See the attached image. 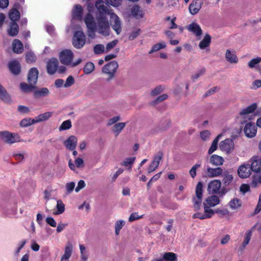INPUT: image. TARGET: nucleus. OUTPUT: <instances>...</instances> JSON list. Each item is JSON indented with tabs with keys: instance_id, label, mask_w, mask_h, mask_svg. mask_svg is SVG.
Listing matches in <instances>:
<instances>
[{
	"instance_id": "f257e3e1",
	"label": "nucleus",
	"mask_w": 261,
	"mask_h": 261,
	"mask_svg": "<svg viewBox=\"0 0 261 261\" xmlns=\"http://www.w3.org/2000/svg\"><path fill=\"white\" fill-rule=\"evenodd\" d=\"M101 3H95V7L97 10L96 13L95 19L90 13H88L85 16L84 20L87 28V35L91 38L95 37V32L103 36H108L110 33V25L109 19L106 17V13L101 8ZM88 10H91L88 7Z\"/></svg>"
},
{
	"instance_id": "f03ea898",
	"label": "nucleus",
	"mask_w": 261,
	"mask_h": 261,
	"mask_svg": "<svg viewBox=\"0 0 261 261\" xmlns=\"http://www.w3.org/2000/svg\"><path fill=\"white\" fill-rule=\"evenodd\" d=\"M96 3H101L100 5H101V8L103 10V12L107 13L106 14V17H108V16H110L111 19H112V29L116 32L117 35L119 34L121 31V21L119 18V17L114 13L112 12V10L108 8L107 6V4H106L103 1L99 0L97 1Z\"/></svg>"
},
{
	"instance_id": "7ed1b4c3",
	"label": "nucleus",
	"mask_w": 261,
	"mask_h": 261,
	"mask_svg": "<svg viewBox=\"0 0 261 261\" xmlns=\"http://www.w3.org/2000/svg\"><path fill=\"white\" fill-rule=\"evenodd\" d=\"M73 58V54L71 50L69 49H65L62 51L59 56L60 62L64 65L75 67L81 63V59H79L76 61L72 62Z\"/></svg>"
},
{
	"instance_id": "20e7f679",
	"label": "nucleus",
	"mask_w": 261,
	"mask_h": 261,
	"mask_svg": "<svg viewBox=\"0 0 261 261\" xmlns=\"http://www.w3.org/2000/svg\"><path fill=\"white\" fill-rule=\"evenodd\" d=\"M118 67V62L116 61H113L109 62L102 67V73L108 75V81L111 80L115 77Z\"/></svg>"
},
{
	"instance_id": "39448f33",
	"label": "nucleus",
	"mask_w": 261,
	"mask_h": 261,
	"mask_svg": "<svg viewBox=\"0 0 261 261\" xmlns=\"http://www.w3.org/2000/svg\"><path fill=\"white\" fill-rule=\"evenodd\" d=\"M220 203V199L216 195H212L207 197L203 202L204 209L208 211L212 215L215 214L214 210L211 207H214Z\"/></svg>"
},
{
	"instance_id": "423d86ee",
	"label": "nucleus",
	"mask_w": 261,
	"mask_h": 261,
	"mask_svg": "<svg viewBox=\"0 0 261 261\" xmlns=\"http://www.w3.org/2000/svg\"><path fill=\"white\" fill-rule=\"evenodd\" d=\"M196 196L193 198V206L195 211H198L200 208V205L202 198V184L198 182L196 187Z\"/></svg>"
},
{
	"instance_id": "0eeeda50",
	"label": "nucleus",
	"mask_w": 261,
	"mask_h": 261,
	"mask_svg": "<svg viewBox=\"0 0 261 261\" xmlns=\"http://www.w3.org/2000/svg\"><path fill=\"white\" fill-rule=\"evenodd\" d=\"M86 37L83 32L76 31L73 36L72 44L74 47L77 49L81 48L85 44Z\"/></svg>"
},
{
	"instance_id": "6e6552de",
	"label": "nucleus",
	"mask_w": 261,
	"mask_h": 261,
	"mask_svg": "<svg viewBox=\"0 0 261 261\" xmlns=\"http://www.w3.org/2000/svg\"><path fill=\"white\" fill-rule=\"evenodd\" d=\"M0 136L6 143L12 144L19 141V136L15 133H10L8 132H0Z\"/></svg>"
},
{
	"instance_id": "1a4fd4ad",
	"label": "nucleus",
	"mask_w": 261,
	"mask_h": 261,
	"mask_svg": "<svg viewBox=\"0 0 261 261\" xmlns=\"http://www.w3.org/2000/svg\"><path fill=\"white\" fill-rule=\"evenodd\" d=\"M219 148L222 151H224L227 154L231 153L234 148V144L232 139L228 138L221 141L219 144Z\"/></svg>"
},
{
	"instance_id": "9d476101",
	"label": "nucleus",
	"mask_w": 261,
	"mask_h": 261,
	"mask_svg": "<svg viewBox=\"0 0 261 261\" xmlns=\"http://www.w3.org/2000/svg\"><path fill=\"white\" fill-rule=\"evenodd\" d=\"M163 154L161 152H159L158 153L154 156L152 161L150 164L148 168V173H150L153 171H154L156 169L158 168L160 162L162 159Z\"/></svg>"
},
{
	"instance_id": "9b49d317",
	"label": "nucleus",
	"mask_w": 261,
	"mask_h": 261,
	"mask_svg": "<svg viewBox=\"0 0 261 261\" xmlns=\"http://www.w3.org/2000/svg\"><path fill=\"white\" fill-rule=\"evenodd\" d=\"M250 168L254 172H259L261 171V157L258 156H253L250 160Z\"/></svg>"
},
{
	"instance_id": "f8f14e48",
	"label": "nucleus",
	"mask_w": 261,
	"mask_h": 261,
	"mask_svg": "<svg viewBox=\"0 0 261 261\" xmlns=\"http://www.w3.org/2000/svg\"><path fill=\"white\" fill-rule=\"evenodd\" d=\"M256 126L254 123L249 122L244 127V132L248 138H253L256 134Z\"/></svg>"
},
{
	"instance_id": "ddd939ff",
	"label": "nucleus",
	"mask_w": 261,
	"mask_h": 261,
	"mask_svg": "<svg viewBox=\"0 0 261 261\" xmlns=\"http://www.w3.org/2000/svg\"><path fill=\"white\" fill-rule=\"evenodd\" d=\"M251 171L252 170L250 168V164H247L241 166L238 170V173L241 178H246L250 175Z\"/></svg>"
},
{
	"instance_id": "4468645a",
	"label": "nucleus",
	"mask_w": 261,
	"mask_h": 261,
	"mask_svg": "<svg viewBox=\"0 0 261 261\" xmlns=\"http://www.w3.org/2000/svg\"><path fill=\"white\" fill-rule=\"evenodd\" d=\"M58 60L56 58H51L47 63V71L49 74H54L57 70Z\"/></svg>"
},
{
	"instance_id": "2eb2a0df",
	"label": "nucleus",
	"mask_w": 261,
	"mask_h": 261,
	"mask_svg": "<svg viewBox=\"0 0 261 261\" xmlns=\"http://www.w3.org/2000/svg\"><path fill=\"white\" fill-rule=\"evenodd\" d=\"M202 0H193L189 6V10L192 15L196 14L201 8Z\"/></svg>"
},
{
	"instance_id": "dca6fc26",
	"label": "nucleus",
	"mask_w": 261,
	"mask_h": 261,
	"mask_svg": "<svg viewBox=\"0 0 261 261\" xmlns=\"http://www.w3.org/2000/svg\"><path fill=\"white\" fill-rule=\"evenodd\" d=\"M38 70L36 68L33 67L29 71L28 75V81L29 83L36 85L38 76Z\"/></svg>"
},
{
	"instance_id": "f3484780",
	"label": "nucleus",
	"mask_w": 261,
	"mask_h": 261,
	"mask_svg": "<svg viewBox=\"0 0 261 261\" xmlns=\"http://www.w3.org/2000/svg\"><path fill=\"white\" fill-rule=\"evenodd\" d=\"M223 170L220 167L211 168L209 166L206 167V173L207 177L210 178L219 176L222 173Z\"/></svg>"
},
{
	"instance_id": "a211bd4d",
	"label": "nucleus",
	"mask_w": 261,
	"mask_h": 261,
	"mask_svg": "<svg viewBox=\"0 0 261 261\" xmlns=\"http://www.w3.org/2000/svg\"><path fill=\"white\" fill-rule=\"evenodd\" d=\"M221 187L220 180L215 179L210 181L208 185V191L210 193L217 194Z\"/></svg>"
},
{
	"instance_id": "6ab92c4d",
	"label": "nucleus",
	"mask_w": 261,
	"mask_h": 261,
	"mask_svg": "<svg viewBox=\"0 0 261 261\" xmlns=\"http://www.w3.org/2000/svg\"><path fill=\"white\" fill-rule=\"evenodd\" d=\"M77 142V139L76 137L71 136L64 142V144L68 149L73 150L75 148Z\"/></svg>"
},
{
	"instance_id": "aec40b11",
	"label": "nucleus",
	"mask_w": 261,
	"mask_h": 261,
	"mask_svg": "<svg viewBox=\"0 0 261 261\" xmlns=\"http://www.w3.org/2000/svg\"><path fill=\"white\" fill-rule=\"evenodd\" d=\"M9 68L11 72L14 74H18L21 71L20 63L16 60L10 62L8 64Z\"/></svg>"
},
{
	"instance_id": "412c9836",
	"label": "nucleus",
	"mask_w": 261,
	"mask_h": 261,
	"mask_svg": "<svg viewBox=\"0 0 261 261\" xmlns=\"http://www.w3.org/2000/svg\"><path fill=\"white\" fill-rule=\"evenodd\" d=\"M83 9L80 5H76L72 10V18L75 19L81 20L82 19Z\"/></svg>"
},
{
	"instance_id": "4be33fe9",
	"label": "nucleus",
	"mask_w": 261,
	"mask_h": 261,
	"mask_svg": "<svg viewBox=\"0 0 261 261\" xmlns=\"http://www.w3.org/2000/svg\"><path fill=\"white\" fill-rule=\"evenodd\" d=\"M188 29L190 32H192L197 37L201 36L202 33L200 25L195 22H193L189 24L188 27Z\"/></svg>"
},
{
	"instance_id": "5701e85b",
	"label": "nucleus",
	"mask_w": 261,
	"mask_h": 261,
	"mask_svg": "<svg viewBox=\"0 0 261 261\" xmlns=\"http://www.w3.org/2000/svg\"><path fill=\"white\" fill-rule=\"evenodd\" d=\"M225 58L227 61L230 63H237L238 59L234 50L227 49L225 53Z\"/></svg>"
},
{
	"instance_id": "b1692460",
	"label": "nucleus",
	"mask_w": 261,
	"mask_h": 261,
	"mask_svg": "<svg viewBox=\"0 0 261 261\" xmlns=\"http://www.w3.org/2000/svg\"><path fill=\"white\" fill-rule=\"evenodd\" d=\"M131 14L136 19H141L144 16V12L141 7L138 5H135L131 10Z\"/></svg>"
},
{
	"instance_id": "393cba45",
	"label": "nucleus",
	"mask_w": 261,
	"mask_h": 261,
	"mask_svg": "<svg viewBox=\"0 0 261 261\" xmlns=\"http://www.w3.org/2000/svg\"><path fill=\"white\" fill-rule=\"evenodd\" d=\"M73 247L70 243H68L65 248L64 254L62 256L60 261H69L72 252Z\"/></svg>"
},
{
	"instance_id": "a878e982",
	"label": "nucleus",
	"mask_w": 261,
	"mask_h": 261,
	"mask_svg": "<svg viewBox=\"0 0 261 261\" xmlns=\"http://www.w3.org/2000/svg\"><path fill=\"white\" fill-rule=\"evenodd\" d=\"M224 159L222 157L216 154L212 155L210 160V162L213 165L216 166H220L223 165L224 163Z\"/></svg>"
},
{
	"instance_id": "bb28decb",
	"label": "nucleus",
	"mask_w": 261,
	"mask_h": 261,
	"mask_svg": "<svg viewBox=\"0 0 261 261\" xmlns=\"http://www.w3.org/2000/svg\"><path fill=\"white\" fill-rule=\"evenodd\" d=\"M260 184H261V172H254L252 176L250 185L253 188H256Z\"/></svg>"
},
{
	"instance_id": "cd10ccee",
	"label": "nucleus",
	"mask_w": 261,
	"mask_h": 261,
	"mask_svg": "<svg viewBox=\"0 0 261 261\" xmlns=\"http://www.w3.org/2000/svg\"><path fill=\"white\" fill-rule=\"evenodd\" d=\"M13 50L17 54H20L23 50V45L18 39H15L12 43Z\"/></svg>"
},
{
	"instance_id": "c85d7f7f",
	"label": "nucleus",
	"mask_w": 261,
	"mask_h": 261,
	"mask_svg": "<svg viewBox=\"0 0 261 261\" xmlns=\"http://www.w3.org/2000/svg\"><path fill=\"white\" fill-rule=\"evenodd\" d=\"M213 215L210 213L207 210L204 209V213H197L193 215V218H199L201 220L206 219L212 217Z\"/></svg>"
},
{
	"instance_id": "c756f323",
	"label": "nucleus",
	"mask_w": 261,
	"mask_h": 261,
	"mask_svg": "<svg viewBox=\"0 0 261 261\" xmlns=\"http://www.w3.org/2000/svg\"><path fill=\"white\" fill-rule=\"evenodd\" d=\"M126 123L125 122L117 123L113 125L112 130L113 132V133L115 135V136H117L123 129Z\"/></svg>"
},
{
	"instance_id": "7c9ffc66",
	"label": "nucleus",
	"mask_w": 261,
	"mask_h": 261,
	"mask_svg": "<svg viewBox=\"0 0 261 261\" xmlns=\"http://www.w3.org/2000/svg\"><path fill=\"white\" fill-rule=\"evenodd\" d=\"M211 42V37L208 34H206L203 39L199 44V47L200 49H203L210 46Z\"/></svg>"
},
{
	"instance_id": "2f4dec72",
	"label": "nucleus",
	"mask_w": 261,
	"mask_h": 261,
	"mask_svg": "<svg viewBox=\"0 0 261 261\" xmlns=\"http://www.w3.org/2000/svg\"><path fill=\"white\" fill-rule=\"evenodd\" d=\"M19 27L16 22H11L10 27L8 30L9 35L14 37L17 35L18 33Z\"/></svg>"
},
{
	"instance_id": "473e14b6",
	"label": "nucleus",
	"mask_w": 261,
	"mask_h": 261,
	"mask_svg": "<svg viewBox=\"0 0 261 261\" xmlns=\"http://www.w3.org/2000/svg\"><path fill=\"white\" fill-rule=\"evenodd\" d=\"M53 115L52 112H47L42 114H40L37 117L35 118V122L39 123L41 121H44L48 120Z\"/></svg>"
},
{
	"instance_id": "72a5a7b5",
	"label": "nucleus",
	"mask_w": 261,
	"mask_h": 261,
	"mask_svg": "<svg viewBox=\"0 0 261 261\" xmlns=\"http://www.w3.org/2000/svg\"><path fill=\"white\" fill-rule=\"evenodd\" d=\"M9 18L11 20V22H16L20 18V14L18 10L16 8H13L9 12Z\"/></svg>"
},
{
	"instance_id": "f704fd0d",
	"label": "nucleus",
	"mask_w": 261,
	"mask_h": 261,
	"mask_svg": "<svg viewBox=\"0 0 261 261\" xmlns=\"http://www.w3.org/2000/svg\"><path fill=\"white\" fill-rule=\"evenodd\" d=\"M257 108V105L256 103H253L250 106H248L245 109H243L240 112V115L241 116H244L246 114H248L252 113L255 111Z\"/></svg>"
},
{
	"instance_id": "c9c22d12",
	"label": "nucleus",
	"mask_w": 261,
	"mask_h": 261,
	"mask_svg": "<svg viewBox=\"0 0 261 261\" xmlns=\"http://www.w3.org/2000/svg\"><path fill=\"white\" fill-rule=\"evenodd\" d=\"M241 201L237 198H234L229 202V206L232 210H237L241 206Z\"/></svg>"
},
{
	"instance_id": "e433bc0d",
	"label": "nucleus",
	"mask_w": 261,
	"mask_h": 261,
	"mask_svg": "<svg viewBox=\"0 0 261 261\" xmlns=\"http://www.w3.org/2000/svg\"><path fill=\"white\" fill-rule=\"evenodd\" d=\"M222 176L223 177V181L225 185H229L233 179L232 175L230 174L228 171L222 172Z\"/></svg>"
},
{
	"instance_id": "4c0bfd02",
	"label": "nucleus",
	"mask_w": 261,
	"mask_h": 261,
	"mask_svg": "<svg viewBox=\"0 0 261 261\" xmlns=\"http://www.w3.org/2000/svg\"><path fill=\"white\" fill-rule=\"evenodd\" d=\"M222 136V134H220L218 135L217 137L213 140L212 144L208 150L209 154H212L217 149L218 147V142Z\"/></svg>"
},
{
	"instance_id": "58836bf2",
	"label": "nucleus",
	"mask_w": 261,
	"mask_h": 261,
	"mask_svg": "<svg viewBox=\"0 0 261 261\" xmlns=\"http://www.w3.org/2000/svg\"><path fill=\"white\" fill-rule=\"evenodd\" d=\"M20 88L23 92H29L33 91L35 88V86L31 83L27 84L25 83H22L20 85Z\"/></svg>"
},
{
	"instance_id": "ea45409f",
	"label": "nucleus",
	"mask_w": 261,
	"mask_h": 261,
	"mask_svg": "<svg viewBox=\"0 0 261 261\" xmlns=\"http://www.w3.org/2000/svg\"><path fill=\"white\" fill-rule=\"evenodd\" d=\"M166 46V45L165 42L156 43L152 46L151 50L149 51V54H151L154 52H156L162 48H165Z\"/></svg>"
},
{
	"instance_id": "a19ab883",
	"label": "nucleus",
	"mask_w": 261,
	"mask_h": 261,
	"mask_svg": "<svg viewBox=\"0 0 261 261\" xmlns=\"http://www.w3.org/2000/svg\"><path fill=\"white\" fill-rule=\"evenodd\" d=\"M165 261H176L177 260V255L173 252H165L163 253Z\"/></svg>"
},
{
	"instance_id": "79ce46f5",
	"label": "nucleus",
	"mask_w": 261,
	"mask_h": 261,
	"mask_svg": "<svg viewBox=\"0 0 261 261\" xmlns=\"http://www.w3.org/2000/svg\"><path fill=\"white\" fill-rule=\"evenodd\" d=\"M0 98L6 103H10L12 102L10 95L7 92L5 89L0 94Z\"/></svg>"
},
{
	"instance_id": "37998d69",
	"label": "nucleus",
	"mask_w": 261,
	"mask_h": 261,
	"mask_svg": "<svg viewBox=\"0 0 261 261\" xmlns=\"http://www.w3.org/2000/svg\"><path fill=\"white\" fill-rule=\"evenodd\" d=\"M34 123H36L35 118H25L20 121V125L22 127H27Z\"/></svg>"
},
{
	"instance_id": "c03bdc74",
	"label": "nucleus",
	"mask_w": 261,
	"mask_h": 261,
	"mask_svg": "<svg viewBox=\"0 0 261 261\" xmlns=\"http://www.w3.org/2000/svg\"><path fill=\"white\" fill-rule=\"evenodd\" d=\"M94 64L92 62H88L83 68L85 74H88L91 73L94 69Z\"/></svg>"
},
{
	"instance_id": "a18cd8bd",
	"label": "nucleus",
	"mask_w": 261,
	"mask_h": 261,
	"mask_svg": "<svg viewBox=\"0 0 261 261\" xmlns=\"http://www.w3.org/2000/svg\"><path fill=\"white\" fill-rule=\"evenodd\" d=\"M80 253H81V257L83 261H87L88 259V254L86 251V247L83 245H79Z\"/></svg>"
},
{
	"instance_id": "49530a36",
	"label": "nucleus",
	"mask_w": 261,
	"mask_h": 261,
	"mask_svg": "<svg viewBox=\"0 0 261 261\" xmlns=\"http://www.w3.org/2000/svg\"><path fill=\"white\" fill-rule=\"evenodd\" d=\"M136 160L135 157H132V158H126L123 163H121V165L122 166H124L125 167H129L130 169L132 167V165L134 163Z\"/></svg>"
},
{
	"instance_id": "de8ad7c7",
	"label": "nucleus",
	"mask_w": 261,
	"mask_h": 261,
	"mask_svg": "<svg viewBox=\"0 0 261 261\" xmlns=\"http://www.w3.org/2000/svg\"><path fill=\"white\" fill-rule=\"evenodd\" d=\"M252 229L248 230L246 232L245 239L242 244L243 249H244L246 247V246L249 244L251 239V237L252 236Z\"/></svg>"
},
{
	"instance_id": "09e8293b",
	"label": "nucleus",
	"mask_w": 261,
	"mask_h": 261,
	"mask_svg": "<svg viewBox=\"0 0 261 261\" xmlns=\"http://www.w3.org/2000/svg\"><path fill=\"white\" fill-rule=\"evenodd\" d=\"M57 211L54 213L55 215L62 214L65 211V206L61 200H58L57 204Z\"/></svg>"
},
{
	"instance_id": "8fccbe9b",
	"label": "nucleus",
	"mask_w": 261,
	"mask_h": 261,
	"mask_svg": "<svg viewBox=\"0 0 261 261\" xmlns=\"http://www.w3.org/2000/svg\"><path fill=\"white\" fill-rule=\"evenodd\" d=\"M71 122L70 120L64 121L62 122L61 125L59 128V130L62 131L70 128L71 127Z\"/></svg>"
},
{
	"instance_id": "3c124183",
	"label": "nucleus",
	"mask_w": 261,
	"mask_h": 261,
	"mask_svg": "<svg viewBox=\"0 0 261 261\" xmlns=\"http://www.w3.org/2000/svg\"><path fill=\"white\" fill-rule=\"evenodd\" d=\"M49 94V90L47 88H42L35 92V95L37 96H45Z\"/></svg>"
},
{
	"instance_id": "603ef678",
	"label": "nucleus",
	"mask_w": 261,
	"mask_h": 261,
	"mask_svg": "<svg viewBox=\"0 0 261 261\" xmlns=\"http://www.w3.org/2000/svg\"><path fill=\"white\" fill-rule=\"evenodd\" d=\"M125 222L123 220H118L115 223V233L116 235H118L120 232V230L122 228V227L124 225Z\"/></svg>"
},
{
	"instance_id": "864d4df0",
	"label": "nucleus",
	"mask_w": 261,
	"mask_h": 261,
	"mask_svg": "<svg viewBox=\"0 0 261 261\" xmlns=\"http://www.w3.org/2000/svg\"><path fill=\"white\" fill-rule=\"evenodd\" d=\"M261 62V57H257L256 58H254L251 59L249 62H248V66L251 68H253L256 67V66L259 64Z\"/></svg>"
},
{
	"instance_id": "5fc2aeb1",
	"label": "nucleus",
	"mask_w": 261,
	"mask_h": 261,
	"mask_svg": "<svg viewBox=\"0 0 261 261\" xmlns=\"http://www.w3.org/2000/svg\"><path fill=\"white\" fill-rule=\"evenodd\" d=\"M93 50L95 54H101L104 52L105 46L102 44H97L94 47Z\"/></svg>"
},
{
	"instance_id": "6e6d98bb",
	"label": "nucleus",
	"mask_w": 261,
	"mask_h": 261,
	"mask_svg": "<svg viewBox=\"0 0 261 261\" xmlns=\"http://www.w3.org/2000/svg\"><path fill=\"white\" fill-rule=\"evenodd\" d=\"M26 61L28 63H33L36 61V56L31 51L28 52L26 55Z\"/></svg>"
},
{
	"instance_id": "4d7b16f0",
	"label": "nucleus",
	"mask_w": 261,
	"mask_h": 261,
	"mask_svg": "<svg viewBox=\"0 0 261 261\" xmlns=\"http://www.w3.org/2000/svg\"><path fill=\"white\" fill-rule=\"evenodd\" d=\"M75 81L73 77L71 75H69L66 79L65 83L63 85L65 88H68L74 84Z\"/></svg>"
},
{
	"instance_id": "13d9d810",
	"label": "nucleus",
	"mask_w": 261,
	"mask_h": 261,
	"mask_svg": "<svg viewBox=\"0 0 261 261\" xmlns=\"http://www.w3.org/2000/svg\"><path fill=\"white\" fill-rule=\"evenodd\" d=\"M163 91V88L161 86H158L153 89L150 93L151 96H154L161 93Z\"/></svg>"
},
{
	"instance_id": "bf43d9fd",
	"label": "nucleus",
	"mask_w": 261,
	"mask_h": 261,
	"mask_svg": "<svg viewBox=\"0 0 261 261\" xmlns=\"http://www.w3.org/2000/svg\"><path fill=\"white\" fill-rule=\"evenodd\" d=\"M140 29H137L133 31L130 34L129 36H128V39L129 40H134L136 38H137L139 36V35L140 34Z\"/></svg>"
},
{
	"instance_id": "052dcab7",
	"label": "nucleus",
	"mask_w": 261,
	"mask_h": 261,
	"mask_svg": "<svg viewBox=\"0 0 261 261\" xmlns=\"http://www.w3.org/2000/svg\"><path fill=\"white\" fill-rule=\"evenodd\" d=\"M201 166L200 164H196L194 165L190 170V174L192 178H194L196 175V170Z\"/></svg>"
},
{
	"instance_id": "680f3d73",
	"label": "nucleus",
	"mask_w": 261,
	"mask_h": 261,
	"mask_svg": "<svg viewBox=\"0 0 261 261\" xmlns=\"http://www.w3.org/2000/svg\"><path fill=\"white\" fill-rule=\"evenodd\" d=\"M205 71V68H202L195 73L192 76V79L194 81L198 79L200 76H202L204 74Z\"/></svg>"
},
{
	"instance_id": "e2e57ef3",
	"label": "nucleus",
	"mask_w": 261,
	"mask_h": 261,
	"mask_svg": "<svg viewBox=\"0 0 261 261\" xmlns=\"http://www.w3.org/2000/svg\"><path fill=\"white\" fill-rule=\"evenodd\" d=\"M168 98V95L166 94H163L160 95L156 99H155L153 102V105H156L160 103Z\"/></svg>"
},
{
	"instance_id": "0e129e2a",
	"label": "nucleus",
	"mask_w": 261,
	"mask_h": 261,
	"mask_svg": "<svg viewBox=\"0 0 261 261\" xmlns=\"http://www.w3.org/2000/svg\"><path fill=\"white\" fill-rule=\"evenodd\" d=\"M143 217V215L139 216L138 213H132L128 219V221L129 222H133L136 220H138L139 219L142 218Z\"/></svg>"
},
{
	"instance_id": "69168bd1",
	"label": "nucleus",
	"mask_w": 261,
	"mask_h": 261,
	"mask_svg": "<svg viewBox=\"0 0 261 261\" xmlns=\"http://www.w3.org/2000/svg\"><path fill=\"white\" fill-rule=\"evenodd\" d=\"M210 135H211L210 132L207 130H205L203 132H201L200 134V137H201V139L203 141H206L208 139H209Z\"/></svg>"
},
{
	"instance_id": "338daca9",
	"label": "nucleus",
	"mask_w": 261,
	"mask_h": 261,
	"mask_svg": "<svg viewBox=\"0 0 261 261\" xmlns=\"http://www.w3.org/2000/svg\"><path fill=\"white\" fill-rule=\"evenodd\" d=\"M107 4L111 5L113 7H118L121 4L122 0H105Z\"/></svg>"
},
{
	"instance_id": "774afa93",
	"label": "nucleus",
	"mask_w": 261,
	"mask_h": 261,
	"mask_svg": "<svg viewBox=\"0 0 261 261\" xmlns=\"http://www.w3.org/2000/svg\"><path fill=\"white\" fill-rule=\"evenodd\" d=\"M214 212L215 213L218 214L220 217H223L229 214V211L227 209L220 210L218 208L214 211Z\"/></svg>"
}]
</instances>
